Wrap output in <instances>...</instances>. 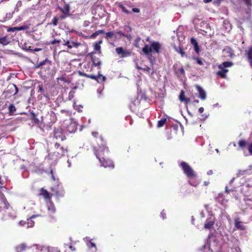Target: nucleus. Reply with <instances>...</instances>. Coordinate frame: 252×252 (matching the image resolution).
<instances>
[{
	"label": "nucleus",
	"instance_id": "obj_1",
	"mask_svg": "<svg viewBox=\"0 0 252 252\" xmlns=\"http://www.w3.org/2000/svg\"><path fill=\"white\" fill-rule=\"evenodd\" d=\"M109 150L108 147L104 145L99 146L98 149L94 151L95 155L96 158L99 160V163L101 166L105 168L111 167L114 168V165L113 161L109 159H105L103 156L105 153H108Z\"/></svg>",
	"mask_w": 252,
	"mask_h": 252
},
{
	"label": "nucleus",
	"instance_id": "obj_2",
	"mask_svg": "<svg viewBox=\"0 0 252 252\" xmlns=\"http://www.w3.org/2000/svg\"><path fill=\"white\" fill-rule=\"evenodd\" d=\"M161 48L160 44L157 41L151 42V46L146 44L142 49V51L147 56L152 57V52L153 50L156 53H159Z\"/></svg>",
	"mask_w": 252,
	"mask_h": 252
},
{
	"label": "nucleus",
	"instance_id": "obj_3",
	"mask_svg": "<svg viewBox=\"0 0 252 252\" xmlns=\"http://www.w3.org/2000/svg\"><path fill=\"white\" fill-rule=\"evenodd\" d=\"M233 65L232 62H224L218 65V68L220 70L217 71V74L222 78H225L226 77V73L228 70L226 69L227 67H231Z\"/></svg>",
	"mask_w": 252,
	"mask_h": 252
},
{
	"label": "nucleus",
	"instance_id": "obj_4",
	"mask_svg": "<svg viewBox=\"0 0 252 252\" xmlns=\"http://www.w3.org/2000/svg\"><path fill=\"white\" fill-rule=\"evenodd\" d=\"M63 126L64 131L70 133L75 132L77 129V124L72 119L64 121Z\"/></svg>",
	"mask_w": 252,
	"mask_h": 252
},
{
	"label": "nucleus",
	"instance_id": "obj_5",
	"mask_svg": "<svg viewBox=\"0 0 252 252\" xmlns=\"http://www.w3.org/2000/svg\"><path fill=\"white\" fill-rule=\"evenodd\" d=\"M180 166L183 170L184 174L188 179L194 178L195 176V172L193 169L186 162L182 161L180 163Z\"/></svg>",
	"mask_w": 252,
	"mask_h": 252
},
{
	"label": "nucleus",
	"instance_id": "obj_6",
	"mask_svg": "<svg viewBox=\"0 0 252 252\" xmlns=\"http://www.w3.org/2000/svg\"><path fill=\"white\" fill-rule=\"evenodd\" d=\"M53 137L57 140H60L61 141H63L66 139L64 135V130L61 127H55Z\"/></svg>",
	"mask_w": 252,
	"mask_h": 252
},
{
	"label": "nucleus",
	"instance_id": "obj_7",
	"mask_svg": "<svg viewBox=\"0 0 252 252\" xmlns=\"http://www.w3.org/2000/svg\"><path fill=\"white\" fill-rule=\"evenodd\" d=\"M173 69L175 73L178 76V77H182L185 74V72L182 64L178 62L175 63L173 65Z\"/></svg>",
	"mask_w": 252,
	"mask_h": 252
},
{
	"label": "nucleus",
	"instance_id": "obj_8",
	"mask_svg": "<svg viewBox=\"0 0 252 252\" xmlns=\"http://www.w3.org/2000/svg\"><path fill=\"white\" fill-rule=\"evenodd\" d=\"M45 121L49 124H53L57 121V116L52 110L48 111L45 116Z\"/></svg>",
	"mask_w": 252,
	"mask_h": 252
},
{
	"label": "nucleus",
	"instance_id": "obj_9",
	"mask_svg": "<svg viewBox=\"0 0 252 252\" xmlns=\"http://www.w3.org/2000/svg\"><path fill=\"white\" fill-rule=\"evenodd\" d=\"M51 190L55 193L56 195L58 197H62L64 195V190L59 184L51 187Z\"/></svg>",
	"mask_w": 252,
	"mask_h": 252
},
{
	"label": "nucleus",
	"instance_id": "obj_10",
	"mask_svg": "<svg viewBox=\"0 0 252 252\" xmlns=\"http://www.w3.org/2000/svg\"><path fill=\"white\" fill-rule=\"evenodd\" d=\"M215 222V217L211 215L206 220L204 225L205 229L210 230L213 227Z\"/></svg>",
	"mask_w": 252,
	"mask_h": 252
},
{
	"label": "nucleus",
	"instance_id": "obj_11",
	"mask_svg": "<svg viewBox=\"0 0 252 252\" xmlns=\"http://www.w3.org/2000/svg\"><path fill=\"white\" fill-rule=\"evenodd\" d=\"M89 78H91L92 79L96 81L99 83H101L104 82L106 80V78L105 76L102 75L100 72H98L97 75H88V77Z\"/></svg>",
	"mask_w": 252,
	"mask_h": 252
},
{
	"label": "nucleus",
	"instance_id": "obj_12",
	"mask_svg": "<svg viewBox=\"0 0 252 252\" xmlns=\"http://www.w3.org/2000/svg\"><path fill=\"white\" fill-rule=\"evenodd\" d=\"M116 52L118 55H120L122 58L128 57L131 54V51L129 50H125L123 47L116 48Z\"/></svg>",
	"mask_w": 252,
	"mask_h": 252
},
{
	"label": "nucleus",
	"instance_id": "obj_13",
	"mask_svg": "<svg viewBox=\"0 0 252 252\" xmlns=\"http://www.w3.org/2000/svg\"><path fill=\"white\" fill-rule=\"evenodd\" d=\"M63 45L66 46L69 49H71L73 47L78 48L81 44L78 42L71 41L67 40H63Z\"/></svg>",
	"mask_w": 252,
	"mask_h": 252
},
{
	"label": "nucleus",
	"instance_id": "obj_14",
	"mask_svg": "<svg viewBox=\"0 0 252 252\" xmlns=\"http://www.w3.org/2000/svg\"><path fill=\"white\" fill-rule=\"evenodd\" d=\"M196 88L199 93L198 97L204 100L206 98V93L203 88L199 85H196Z\"/></svg>",
	"mask_w": 252,
	"mask_h": 252
},
{
	"label": "nucleus",
	"instance_id": "obj_15",
	"mask_svg": "<svg viewBox=\"0 0 252 252\" xmlns=\"http://www.w3.org/2000/svg\"><path fill=\"white\" fill-rule=\"evenodd\" d=\"M0 201L1 203L3 204L4 205V208L8 209L10 206L8 202L7 201L5 196H4V194L2 192L0 193Z\"/></svg>",
	"mask_w": 252,
	"mask_h": 252
},
{
	"label": "nucleus",
	"instance_id": "obj_16",
	"mask_svg": "<svg viewBox=\"0 0 252 252\" xmlns=\"http://www.w3.org/2000/svg\"><path fill=\"white\" fill-rule=\"evenodd\" d=\"M39 216H40V215H33L28 219L27 221H26L27 224L26 228L32 227L34 225V222L32 219Z\"/></svg>",
	"mask_w": 252,
	"mask_h": 252
},
{
	"label": "nucleus",
	"instance_id": "obj_17",
	"mask_svg": "<svg viewBox=\"0 0 252 252\" xmlns=\"http://www.w3.org/2000/svg\"><path fill=\"white\" fill-rule=\"evenodd\" d=\"M235 227L237 229L244 230L246 228V226L242 224L240 221L239 218H237L234 220Z\"/></svg>",
	"mask_w": 252,
	"mask_h": 252
},
{
	"label": "nucleus",
	"instance_id": "obj_18",
	"mask_svg": "<svg viewBox=\"0 0 252 252\" xmlns=\"http://www.w3.org/2000/svg\"><path fill=\"white\" fill-rule=\"evenodd\" d=\"M91 59L93 64L95 66L99 67V68H100V65H101V61L100 59L95 56H91Z\"/></svg>",
	"mask_w": 252,
	"mask_h": 252
},
{
	"label": "nucleus",
	"instance_id": "obj_19",
	"mask_svg": "<svg viewBox=\"0 0 252 252\" xmlns=\"http://www.w3.org/2000/svg\"><path fill=\"white\" fill-rule=\"evenodd\" d=\"M189 183L192 186L197 187V185L199 184L200 182L197 179L196 175L195 174V176L194 178L189 179L188 181Z\"/></svg>",
	"mask_w": 252,
	"mask_h": 252
},
{
	"label": "nucleus",
	"instance_id": "obj_20",
	"mask_svg": "<svg viewBox=\"0 0 252 252\" xmlns=\"http://www.w3.org/2000/svg\"><path fill=\"white\" fill-rule=\"evenodd\" d=\"M55 148L57 149H59V151L58 152V154L64 156V153L67 151V149L65 148H64L63 147H61L60 145V144L58 143H56L55 144Z\"/></svg>",
	"mask_w": 252,
	"mask_h": 252
},
{
	"label": "nucleus",
	"instance_id": "obj_21",
	"mask_svg": "<svg viewBox=\"0 0 252 252\" xmlns=\"http://www.w3.org/2000/svg\"><path fill=\"white\" fill-rule=\"evenodd\" d=\"M223 52L224 54H225L227 56L230 58H233L234 56L233 51L229 47H226L223 50Z\"/></svg>",
	"mask_w": 252,
	"mask_h": 252
},
{
	"label": "nucleus",
	"instance_id": "obj_22",
	"mask_svg": "<svg viewBox=\"0 0 252 252\" xmlns=\"http://www.w3.org/2000/svg\"><path fill=\"white\" fill-rule=\"evenodd\" d=\"M106 34V38L109 40V39H116L117 38V35L115 32L111 31L105 33Z\"/></svg>",
	"mask_w": 252,
	"mask_h": 252
},
{
	"label": "nucleus",
	"instance_id": "obj_23",
	"mask_svg": "<svg viewBox=\"0 0 252 252\" xmlns=\"http://www.w3.org/2000/svg\"><path fill=\"white\" fill-rule=\"evenodd\" d=\"M179 42L180 43V40H179ZM172 46L174 49L175 50V51L178 53H179L182 57L184 56V55H185V53L183 51L181 47L180 43L179 44V45L178 46H177L174 43L172 44Z\"/></svg>",
	"mask_w": 252,
	"mask_h": 252
},
{
	"label": "nucleus",
	"instance_id": "obj_24",
	"mask_svg": "<svg viewBox=\"0 0 252 252\" xmlns=\"http://www.w3.org/2000/svg\"><path fill=\"white\" fill-rule=\"evenodd\" d=\"M246 54L252 67V46L250 47L248 50L246 51Z\"/></svg>",
	"mask_w": 252,
	"mask_h": 252
},
{
	"label": "nucleus",
	"instance_id": "obj_25",
	"mask_svg": "<svg viewBox=\"0 0 252 252\" xmlns=\"http://www.w3.org/2000/svg\"><path fill=\"white\" fill-rule=\"evenodd\" d=\"M168 118V116L166 115H164V116L158 121V127H161L164 126V125L165 124L167 118Z\"/></svg>",
	"mask_w": 252,
	"mask_h": 252
},
{
	"label": "nucleus",
	"instance_id": "obj_26",
	"mask_svg": "<svg viewBox=\"0 0 252 252\" xmlns=\"http://www.w3.org/2000/svg\"><path fill=\"white\" fill-rule=\"evenodd\" d=\"M47 209L50 213L54 214L56 212V208L54 204L51 201H49L47 204Z\"/></svg>",
	"mask_w": 252,
	"mask_h": 252
},
{
	"label": "nucleus",
	"instance_id": "obj_27",
	"mask_svg": "<svg viewBox=\"0 0 252 252\" xmlns=\"http://www.w3.org/2000/svg\"><path fill=\"white\" fill-rule=\"evenodd\" d=\"M216 200L217 202L221 204H223L226 202V200L224 199L223 194L222 193H220L216 198Z\"/></svg>",
	"mask_w": 252,
	"mask_h": 252
},
{
	"label": "nucleus",
	"instance_id": "obj_28",
	"mask_svg": "<svg viewBox=\"0 0 252 252\" xmlns=\"http://www.w3.org/2000/svg\"><path fill=\"white\" fill-rule=\"evenodd\" d=\"M42 195L46 199H50L51 196L50 193L45 189L43 188L41 189V193Z\"/></svg>",
	"mask_w": 252,
	"mask_h": 252
},
{
	"label": "nucleus",
	"instance_id": "obj_29",
	"mask_svg": "<svg viewBox=\"0 0 252 252\" xmlns=\"http://www.w3.org/2000/svg\"><path fill=\"white\" fill-rule=\"evenodd\" d=\"M14 12H15V11H13L11 13L9 12V13H6L5 17H4L3 20H0V21L1 22L3 23V22H5L6 21L10 19L12 17L13 14Z\"/></svg>",
	"mask_w": 252,
	"mask_h": 252
},
{
	"label": "nucleus",
	"instance_id": "obj_30",
	"mask_svg": "<svg viewBox=\"0 0 252 252\" xmlns=\"http://www.w3.org/2000/svg\"><path fill=\"white\" fill-rule=\"evenodd\" d=\"M26 246L25 244H22L16 247V251L17 252H21L26 250Z\"/></svg>",
	"mask_w": 252,
	"mask_h": 252
},
{
	"label": "nucleus",
	"instance_id": "obj_31",
	"mask_svg": "<svg viewBox=\"0 0 252 252\" xmlns=\"http://www.w3.org/2000/svg\"><path fill=\"white\" fill-rule=\"evenodd\" d=\"M102 43V40L99 41L98 42L94 43V50L95 51H100V49H101L100 44Z\"/></svg>",
	"mask_w": 252,
	"mask_h": 252
},
{
	"label": "nucleus",
	"instance_id": "obj_32",
	"mask_svg": "<svg viewBox=\"0 0 252 252\" xmlns=\"http://www.w3.org/2000/svg\"><path fill=\"white\" fill-rule=\"evenodd\" d=\"M31 25L30 24H24L21 26L17 27V29L18 31H24L26 30H28L30 28Z\"/></svg>",
	"mask_w": 252,
	"mask_h": 252
},
{
	"label": "nucleus",
	"instance_id": "obj_33",
	"mask_svg": "<svg viewBox=\"0 0 252 252\" xmlns=\"http://www.w3.org/2000/svg\"><path fill=\"white\" fill-rule=\"evenodd\" d=\"M203 252H213L211 248V246L208 243L205 244L203 247Z\"/></svg>",
	"mask_w": 252,
	"mask_h": 252
},
{
	"label": "nucleus",
	"instance_id": "obj_34",
	"mask_svg": "<svg viewBox=\"0 0 252 252\" xmlns=\"http://www.w3.org/2000/svg\"><path fill=\"white\" fill-rule=\"evenodd\" d=\"M0 43L3 45H6L9 43L7 36H5L3 37H0Z\"/></svg>",
	"mask_w": 252,
	"mask_h": 252
},
{
	"label": "nucleus",
	"instance_id": "obj_35",
	"mask_svg": "<svg viewBox=\"0 0 252 252\" xmlns=\"http://www.w3.org/2000/svg\"><path fill=\"white\" fill-rule=\"evenodd\" d=\"M62 12L67 15H69V6L68 5H65L63 8L61 9Z\"/></svg>",
	"mask_w": 252,
	"mask_h": 252
},
{
	"label": "nucleus",
	"instance_id": "obj_36",
	"mask_svg": "<svg viewBox=\"0 0 252 252\" xmlns=\"http://www.w3.org/2000/svg\"><path fill=\"white\" fill-rule=\"evenodd\" d=\"M9 87L10 88V89L12 91H13V90H14L15 92L13 94V95H15L18 93V88H17L16 85H15L14 84H12L11 85H10L9 86Z\"/></svg>",
	"mask_w": 252,
	"mask_h": 252
},
{
	"label": "nucleus",
	"instance_id": "obj_37",
	"mask_svg": "<svg viewBox=\"0 0 252 252\" xmlns=\"http://www.w3.org/2000/svg\"><path fill=\"white\" fill-rule=\"evenodd\" d=\"M8 110L10 114H13L16 111V108L13 104H11L8 106Z\"/></svg>",
	"mask_w": 252,
	"mask_h": 252
},
{
	"label": "nucleus",
	"instance_id": "obj_38",
	"mask_svg": "<svg viewBox=\"0 0 252 252\" xmlns=\"http://www.w3.org/2000/svg\"><path fill=\"white\" fill-rule=\"evenodd\" d=\"M32 120L34 124H39L40 123L39 120L34 113H32Z\"/></svg>",
	"mask_w": 252,
	"mask_h": 252
},
{
	"label": "nucleus",
	"instance_id": "obj_39",
	"mask_svg": "<svg viewBox=\"0 0 252 252\" xmlns=\"http://www.w3.org/2000/svg\"><path fill=\"white\" fill-rule=\"evenodd\" d=\"M50 62L49 61H48V60L47 59H46L45 60L42 61L41 62H40L39 63H38L36 64V65L35 66V67L38 68V67H40L41 66H43V65H45L46 62Z\"/></svg>",
	"mask_w": 252,
	"mask_h": 252
},
{
	"label": "nucleus",
	"instance_id": "obj_40",
	"mask_svg": "<svg viewBox=\"0 0 252 252\" xmlns=\"http://www.w3.org/2000/svg\"><path fill=\"white\" fill-rule=\"evenodd\" d=\"M185 98V92L183 90H182L179 95V99L181 102H183Z\"/></svg>",
	"mask_w": 252,
	"mask_h": 252
},
{
	"label": "nucleus",
	"instance_id": "obj_41",
	"mask_svg": "<svg viewBox=\"0 0 252 252\" xmlns=\"http://www.w3.org/2000/svg\"><path fill=\"white\" fill-rule=\"evenodd\" d=\"M7 216L9 219L14 220L16 218V214L15 212H11L8 214Z\"/></svg>",
	"mask_w": 252,
	"mask_h": 252
},
{
	"label": "nucleus",
	"instance_id": "obj_42",
	"mask_svg": "<svg viewBox=\"0 0 252 252\" xmlns=\"http://www.w3.org/2000/svg\"><path fill=\"white\" fill-rule=\"evenodd\" d=\"M38 88V93H40L41 94H43L44 96H45L46 98L49 99L48 96L44 94V90H43L42 87L40 85H39Z\"/></svg>",
	"mask_w": 252,
	"mask_h": 252
},
{
	"label": "nucleus",
	"instance_id": "obj_43",
	"mask_svg": "<svg viewBox=\"0 0 252 252\" xmlns=\"http://www.w3.org/2000/svg\"><path fill=\"white\" fill-rule=\"evenodd\" d=\"M238 144L241 148H244L246 147L247 143L244 140H241L239 141Z\"/></svg>",
	"mask_w": 252,
	"mask_h": 252
},
{
	"label": "nucleus",
	"instance_id": "obj_44",
	"mask_svg": "<svg viewBox=\"0 0 252 252\" xmlns=\"http://www.w3.org/2000/svg\"><path fill=\"white\" fill-rule=\"evenodd\" d=\"M22 3L21 0L18 1V2H17L16 5H15L14 11H19L18 8L22 6Z\"/></svg>",
	"mask_w": 252,
	"mask_h": 252
},
{
	"label": "nucleus",
	"instance_id": "obj_45",
	"mask_svg": "<svg viewBox=\"0 0 252 252\" xmlns=\"http://www.w3.org/2000/svg\"><path fill=\"white\" fill-rule=\"evenodd\" d=\"M237 188L236 186L233 187L231 189H228V187L226 186L225 188V192L229 193L230 191H235V189Z\"/></svg>",
	"mask_w": 252,
	"mask_h": 252
},
{
	"label": "nucleus",
	"instance_id": "obj_46",
	"mask_svg": "<svg viewBox=\"0 0 252 252\" xmlns=\"http://www.w3.org/2000/svg\"><path fill=\"white\" fill-rule=\"evenodd\" d=\"M141 38L140 37H137L134 40V46L136 47H139V42L141 40Z\"/></svg>",
	"mask_w": 252,
	"mask_h": 252
},
{
	"label": "nucleus",
	"instance_id": "obj_47",
	"mask_svg": "<svg viewBox=\"0 0 252 252\" xmlns=\"http://www.w3.org/2000/svg\"><path fill=\"white\" fill-rule=\"evenodd\" d=\"M190 42L191 44L193 46V47L197 46V45H198V42H197L196 40L193 37L191 38Z\"/></svg>",
	"mask_w": 252,
	"mask_h": 252
},
{
	"label": "nucleus",
	"instance_id": "obj_48",
	"mask_svg": "<svg viewBox=\"0 0 252 252\" xmlns=\"http://www.w3.org/2000/svg\"><path fill=\"white\" fill-rule=\"evenodd\" d=\"M119 7L121 8L122 10L126 14L129 13V11L122 4H120Z\"/></svg>",
	"mask_w": 252,
	"mask_h": 252
},
{
	"label": "nucleus",
	"instance_id": "obj_49",
	"mask_svg": "<svg viewBox=\"0 0 252 252\" xmlns=\"http://www.w3.org/2000/svg\"><path fill=\"white\" fill-rule=\"evenodd\" d=\"M194 60L196 61V63L199 65H203V63L202 62V59L199 58H194Z\"/></svg>",
	"mask_w": 252,
	"mask_h": 252
},
{
	"label": "nucleus",
	"instance_id": "obj_50",
	"mask_svg": "<svg viewBox=\"0 0 252 252\" xmlns=\"http://www.w3.org/2000/svg\"><path fill=\"white\" fill-rule=\"evenodd\" d=\"M124 29L125 31L127 32H130L132 31L131 28L130 26H129L128 25H125L124 27Z\"/></svg>",
	"mask_w": 252,
	"mask_h": 252
},
{
	"label": "nucleus",
	"instance_id": "obj_51",
	"mask_svg": "<svg viewBox=\"0 0 252 252\" xmlns=\"http://www.w3.org/2000/svg\"><path fill=\"white\" fill-rule=\"evenodd\" d=\"M62 42L61 39H54L53 40H51L49 43V44H55L56 43H60Z\"/></svg>",
	"mask_w": 252,
	"mask_h": 252
},
{
	"label": "nucleus",
	"instance_id": "obj_52",
	"mask_svg": "<svg viewBox=\"0 0 252 252\" xmlns=\"http://www.w3.org/2000/svg\"><path fill=\"white\" fill-rule=\"evenodd\" d=\"M246 4L247 5L248 7L250 8V7L252 6V3L251 2V0H243Z\"/></svg>",
	"mask_w": 252,
	"mask_h": 252
},
{
	"label": "nucleus",
	"instance_id": "obj_53",
	"mask_svg": "<svg viewBox=\"0 0 252 252\" xmlns=\"http://www.w3.org/2000/svg\"><path fill=\"white\" fill-rule=\"evenodd\" d=\"M248 173V170H245L243 171H239L238 173H237V176H239L240 175H243L245 173Z\"/></svg>",
	"mask_w": 252,
	"mask_h": 252
},
{
	"label": "nucleus",
	"instance_id": "obj_54",
	"mask_svg": "<svg viewBox=\"0 0 252 252\" xmlns=\"http://www.w3.org/2000/svg\"><path fill=\"white\" fill-rule=\"evenodd\" d=\"M103 88H98L97 89V92L99 95V97H100L102 95V92L103 91Z\"/></svg>",
	"mask_w": 252,
	"mask_h": 252
},
{
	"label": "nucleus",
	"instance_id": "obj_55",
	"mask_svg": "<svg viewBox=\"0 0 252 252\" xmlns=\"http://www.w3.org/2000/svg\"><path fill=\"white\" fill-rule=\"evenodd\" d=\"M248 150L250 155H252V142L249 145Z\"/></svg>",
	"mask_w": 252,
	"mask_h": 252
},
{
	"label": "nucleus",
	"instance_id": "obj_56",
	"mask_svg": "<svg viewBox=\"0 0 252 252\" xmlns=\"http://www.w3.org/2000/svg\"><path fill=\"white\" fill-rule=\"evenodd\" d=\"M52 24L54 25V26H57V24H58V19L56 17H55L53 19V21H52Z\"/></svg>",
	"mask_w": 252,
	"mask_h": 252
},
{
	"label": "nucleus",
	"instance_id": "obj_57",
	"mask_svg": "<svg viewBox=\"0 0 252 252\" xmlns=\"http://www.w3.org/2000/svg\"><path fill=\"white\" fill-rule=\"evenodd\" d=\"M16 31H17V27H13V28H10L7 30L8 32H15Z\"/></svg>",
	"mask_w": 252,
	"mask_h": 252
},
{
	"label": "nucleus",
	"instance_id": "obj_58",
	"mask_svg": "<svg viewBox=\"0 0 252 252\" xmlns=\"http://www.w3.org/2000/svg\"><path fill=\"white\" fill-rule=\"evenodd\" d=\"M124 37H126L127 39H128L129 40H130L132 38V36L130 34H126L125 35H124Z\"/></svg>",
	"mask_w": 252,
	"mask_h": 252
},
{
	"label": "nucleus",
	"instance_id": "obj_59",
	"mask_svg": "<svg viewBox=\"0 0 252 252\" xmlns=\"http://www.w3.org/2000/svg\"><path fill=\"white\" fill-rule=\"evenodd\" d=\"M115 32H116V33H117L119 34L120 36H123V37H124V35H125V33L121 31H117Z\"/></svg>",
	"mask_w": 252,
	"mask_h": 252
},
{
	"label": "nucleus",
	"instance_id": "obj_60",
	"mask_svg": "<svg viewBox=\"0 0 252 252\" xmlns=\"http://www.w3.org/2000/svg\"><path fill=\"white\" fill-rule=\"evenodd\" d=\"M19 224L20 225H21V226H25L26 227V225H27V224H26V221H20L19 222Z\"/></svg>",
	"mask_w": 252,
	"mask_h": 252
},
{
	"label": "nucleus",
	"instance_id": "obj_61",
	"mask_svg": "<svg viewBox=\"0 0 252 252\" xmlns=\"http://www.w3.org/2000/svg\"><path fill=\"white\" fill-rule=\"evenodd\" d=\"M95 32L96 33L97 35H98L99 34H101V33H105L104 31L103 30H99L96 31Z\"/></svg>",
	"mask_w": 252,
	"mask_h": 252
},
{
	"label": "nucleus",
	"instance_id": "obj_62",
	"mask_svg": "<svg viewBox=\"0 0 252 252\" xmlns=\"http://www.w3.org/2000/svg\"><path fill=\"white\" fill-rule=\"evenodd\" d=\"M151 69L149 67H146L145 68H143V71L146 72H150Z\"/></svg>",
	"mask_w": 252,
	"mask_h": 252
},
{
	"label": "nucleus",
	"instance_id": "obj_63",
	"mask_svg": "<svg viewBox=\"0 0 252 252\" xmlns=\"http://www.w3.org/2000/svg\"><path fill=\"white\" fill-rule=\"evenodd\" d=\"M79 74L80 75H81L82 76L86 77H87V78L88 77V75L89 74H86L85 73L79 71Z\"/></svg>",
	"mask_w": 252,
	"mask_h": 252
},
{
	"label": "nucleus",
	"instance_id": "obj_64",
	"mask_svg": "<svg viewBox=\"0 0 252 252\" xmlns=\"http://www.w3.org/2000/svg\"><path fill=\"white\" fill-rule=\"evenodd\" d=\"M202 118H200V120L201 121H205L208 117V115H201Z\"/></svg>",
	"mask_w": 252,
	"mask_h": 252
}]
</instances>
